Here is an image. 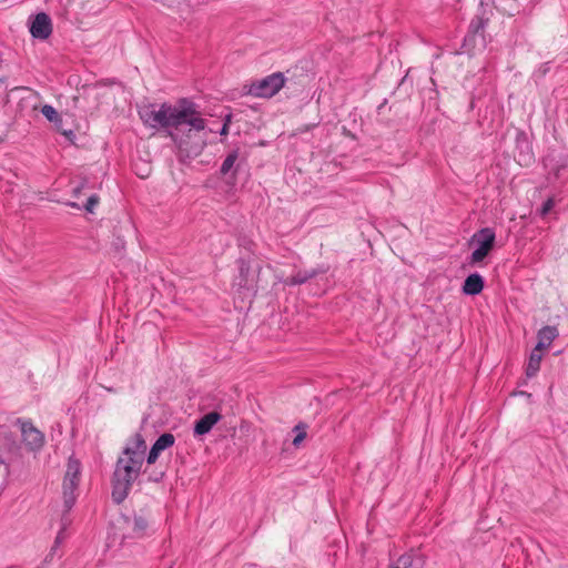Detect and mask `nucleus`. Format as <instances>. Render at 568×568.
<instances>
[{
	"mask_svg": "<svg viewBox=\"0 0 568 568\" xmlns=\"http://www.w3.org/2000/svg\"><path fill=\"white\" fill-rule=\"evenodd\" d=\"M169 135L185 158L199 156L206 145L207 131L205 120L193 104L183 101V110Z\"/></svg>",
	"mask_w": 568,
	"mask_h": 568,
	"instance_id": "1",
	"label": "nucleus"
},
{
	"mask_svg": "<svg viewBox=\"0 0 568 568\" xmlns=\"http://www.w3.org/2000/svg\"><path fill=\"white\" fill-rule=\"evenodd\" d=\"M145 452L146 443L141 434H134L129 438L114 471L112 496L116 503H121L128 496L132 484L139 477Z\"/></svg>",
	"mask_w": 568,
	"mask_h": 568,
	"instance_id": "2",
	"label": "nucleus"
},
{
	"mask_svg": "<svg viewBox=\"0 0 568 568\" xmlns=\"http://www.w3.org/2000/svg\"><path fill=\"white\" fill-rule=\"evenodd\" d=\"M181 110H183V101L179 105L162 103L159 108L154 105L143 106L140 109L139 115L144 124L153 129L163 128L169 132L181 115Z\"/></svg>",
	"mask_w": 568,
	"mask_h": 568,
	"instance_id": "3",
	"label": "nucleus"
},
{
	"mask_svg": "<svg viewBox=\"0 0 568 568\" xmlns=\"http://www.w3.org/2000/svg\"><path fill=\"white\" fill-rule=\"evenodd\" d=\"M122 531L123 539H135L146 536L152 531V519L149 511L142 509L135 513L132 518L121 517L116 524Z\"/></svg>",
	"mask_w": 568,
	"mask_h": 568,
	"instance_id": "4",
	"label": "nucleus"
},
{
	"mask_svg": "<svg viewBox=\"0 0 568 568\" xmlns=\"http://www.w3.org/2000/svg\"><path fill=\"white\" fill-rule=\"evenodd\" d=\"M284 75L281 72H276L253 82L248 92L256 98H272L284 87Z\"/></svg>",
	"mask_w": 568,
	"mask_h": 568,
	"instance_id": "5",
	"label": "nucleus"
},
{
	"mask_svg": "<svg viewBox=\"0 0 568 568\" xmlns=\"http://www.w3.org/2000/svg\"><path fill=\"white\" fill-rule=\"evenodd\" d=\"M496 235L490 227H484L471 236V243L477 244V248L471 253L470 262L480 263L493 250Z\"/></svg>",
	"mask_w": 568,
	"mask_h": 568,
	"instance_id": "6",
	"label": "nucleus"
},
{
	"mask_svg": "<svg viewBox=\"0 0 568 568\" xmlns=\"http://www.w3.org/2000/svg\"><path fill=\"white\" fill-rule=\"evenodd\" d=\"M81 466L77 459L70 458L67 465V471L63 478L64 504L70 508L75 499L74 491L80 481Z\"/></svg>",
	"mask_w": 568,
	"mask_h": 568,
	"instance_id": "7",
	"label": "nucleus"
},
{
	"mask_svg": "<svg viewBox=\"0 0 568 568\" xmlns=\"http://www.w3.org/2000/svg\"><path fill=\"white\" fill-rule=\"evenodd\" d=\"M22 440L30 450H39L44 444V435L30 420L18 419Z\"/></svg>",
	"mask_w": 568,
	"mask_h": 568,
	"instance_id": "8",
	"label": "nucleus"
},
{
	"mask_svg": "<svg viewBox=\"0 0 568 568\" xmlns=\"http://www.w3.org/2000/svg\"><path fill=\"white\" fill-rule=\"evenodd\" d=\"M30 32L34 38L47 39L52 32L51 19L47 13H38L30 27Z\"/></svg>",
	"mask_w": 568,
	"mask_h": 568,
	"instance_id": "9",
	"label": "nucleus"
},
{
	"mask_svg": "<svg viewBox=\"0 0 568 568\" xmlns=\"http://www.w3.org/2000/svg\"><path fill=\"white\" fill-rule=\"evenodd\" d=\"M175 443V437L171 434V433H164L162 434L156 440L155 443L153 444V446L151 447L150 452H149V455L146 457V463L149 465H152L154 464L160 454L172 447Z\"/></svg>",
	"mask_w": 568,
	"mask_h": 568,
	"instance_id": "10",
	"label": "nucleus"
},
{
	"mask_svg": "<svg viewBox=\"0 0 568 568\" xmlns=\"http://www.w3.org/2000/svg\"><path fill=\"white\" fill-rule=\"evenodd\" d=\"M221 419V415L217 412H210L205 414L194 426L195 435L207 434L213 426Z\"/></svg>",
	"mask_w": 568,
	"mask_h": 568,
	"instance_id": "11",
	"label": "nucleus"
},
{
	"mask_svg": "<svg viewBox=\"0 0 568 568\" xmlns=\"http://www.w3.org/2000/svg\"><path fill=\"white\" fill-rule=\"evenodd\" d=\"M484 288L483 277L475 273L466 277L463 286V292L467 295L479 294Z\"/></svg>",
	"mask_w": 568,
	"mask_h": 568,
	"instance_id": "12",
	"label": "nucleus"
},
{
	"mask_svg": "<svg viewBox=\"0 0 568 568\" xmlns=\"http://www.w3.org/2000/svg\"><path fill=\"white\" fill-rule=\"evenodd\" d=\"M558 332L556 327L545 326L538 332V343L536 345L537 348L545 351L547 349L552 341L557 337Z\"/></svg>",
	"mask_w": 568,
	"mask_h": 568,
	"instance_id": "13",
	"label": "nucleus"
},
{
	"mask_svg": "<svg viewBox=\"0 0 568 568\" xmlns=\"http://www.w3.org/2000/svg\"><path fill=\"white\" fill-rule=\"evenodd\" d=\"M239 159V151L234 150L227 154L225 160L223 161L220 172L222 175L226 176L231 174V178L235 180L237 168H235V163Z\"/></svg>",
	"mask_w": 568,
	"mask_h": 568,
	"instance_id": "14",
	"label": "nucleus"
},
{
	"mask_svg": "<svg viewBox=\"0 0 568 568\" xmlns=\"http://www.w3.org/2000/svg\"><path fill=\"white\" fill-rule=\"evenodd\" d=\"M541 358H542V351L535 347L530 354V357H529V361L527 364V368H526V374L528 377L535 376L537 374V372L540 368Z\"/></svg>",
	"mask_w": 568,
	"mask_h": 568,
	"instance_id": "15",
	"label": "nucleus"
},
{
	"mask_svg": "<svg viewBox=\"0 0 568 568\" xmlns=\"http://www.w3.org/2000/svg\"><path fill=\"white\" fill-rule=\"evenodd\" d=\"M41 112L50 122L54 123L57 128L60 130L58 124L61 123L62 120L57 110L52 105H43Z\"/></svg>",
	"mask_w": 568,
	"mask_h": 568,
	"instance_id": "16",
	"label": "nucleus"
},
{
	"mask_svg": "<svg viewBox=\"0 0 568 568\" xmlns=\"http://www.w3.org/2000/svg\"><path fill=\"white\" fill-rule=\"evenodd\" d=\"M306 429H307V426L303 423H300L297 424L294 428H293V432L296 433V436L294 437L293 439V445L294 446H298L306 437Z\"/></svg>",
	"mask_w": 568,
	"mask_h": 568,
	"instance_id": "17",
	"label": "nucleus"
},
{
	"mask_svg": "<svg viewBox=\"0 0 568 568\" xmlns=\"http://www.w3.org/2000/svg\"><path fill=\"white\" fill-rule=\"evenodd\" d=\"M312 276H314V272L310 273V274H297L291 278H287L286 280V283L287 284H291V285H295V284H302L304 282H306L308 278H311Z\"/></svg>",
	"mask_w": 568,
	"mask_h": 568,
	"instance_id": "18",
	"label": "nucleus"
},
{
	"mask_svg": "<svg viewBox=\"0 0 568 568\" xmlns=\"http://www.w3.org/2000/svg\"><path fill=\"white\" fill-rule=\"evenodd\" d=\"M99 204V197L97 195H91L85 205H84V209L87 212L89 213H93L94 212V209L95 206Z\"/></svg>",
	"mask_w": 568,
	"mask_h": 568,
	"instance_id": "19",
	"label": "nucleus"
},
{
	"mask_svg": "<svg viewBox=\"0 0 568 568\" xmlns=\"http://www.w3.org/2000/svg\"><path fill=\"white\" fill-rule=\"evenodd\" d=\"M554 206H555V201L552 199H548L542 205L541 214L546 215L548 212H550L552 210Z\"/></svg>",
	"mask_w": 568,
	"mask_h": 568,
	"instance_id": "20",
	"label": "nucleus"
},
{
	"mask_svg": "<svg viewBox=\"0 0 568 568\" xmlns=\"http://www.w3.org/2000/svg\"><path fill=\"white\" fill-rule=\"evenodd\" d=\"M230 123H231V115H226L225 118V121H224V124L220 131V134L221 135H227L229 134V128H230Z\"/></svg>",
	"mask_w": 568,
	"mask_h": 568,
	"instance_id": "21",
	"label": "nucleus"
},
{
	"mask_svg": "<svg viewBox=\"0 0 568 568\" xmlns=\"http://www.w3.org/2000/svg\"><path fill=\"white\" fill-rule=\"evenodd\" d=\"M69 205H70V206H72V207H77V209H79V207H80V206H79L77 203H74V202L69 203Z\"/></svg>",
	"mask_w": 568,
	"mask_h": 568,
	"instance_id": "22",
	"label": "nucleus"
},
{
	"mask_svg": "<svg viewBox=\"0 0 568 568\" xmlns=\"http://www.w3.org/2000/svg\"><path fill=\"white\" fill-rule=\"evenodd\" d=\"M63 135H69V134H72L71 131L67 132V131H61Z\"/></svg>",
	"mask_w": 568,
	"mask_h": 568,
	"instance_id": "23",
	"label": "nucleus"
}]
</instances>
